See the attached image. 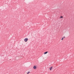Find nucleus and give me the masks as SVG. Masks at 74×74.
Masks as SVG:
<instances>
[{
  "label": "nucleus",
  "instance_id": "f257e3e1",
  "mask_svg": "<svg viewBox=\"0 0 74 74\" xmlns=\"http://www.w3.org/2000/svg\"><path fill=\"white\" fill-rule=\"evenodd\" d=\"M33 69H34V70H36V69H37V66H34L33 67Z\"/></svg>",
  "mask_w": 74,
  "mask_h": 74
},
{
  "label": "nucleus",
  "instance_id": "f03ea898",
  "mask_svg": "<svg viewBox=\"0 0 74 74\" xmlns=\"http://www.w3.org/2000/svg\"><path fill=\"white\" fill-rule=\"evenodd\" d=\"M27 40H28V39L27 38H25L24 39V41L25 42H27Z\"/></svg>",
  "mask_w": 74,
  "mask_h": 74
},
{
  "label": "nucleus",
  "instance_id": "7ed1b4c3",
  "mask_svg": "<svg viewBox=\"0 0 74 74\" xmlns=\"http://www.w3.org/2000/svg\"><path fill=\"white\" fill-rule=\"evenodd\" d=\"M53 67L52 66L50 68H49L50 70H52Z\"/></svg>",
  "mask_w": 74,
  "mask_h": 74
},
{
  "label": "nucleus",
  "instance_id": "20e7f679",
  "mask_svg": "<svg viewBox=\"0 0 74 74\" xmlns=\"http://www.w3.org/2000/svg\"><path fill=\"white\" fill-rule=\"evenodd\" d=\"M48 51H47V52H45L44 53V55H45V54H47V53H48Z\"/></svg>",
  "mask_w": 74,
  "mask_h": 74
},
{
  "label": "nucleus",
  "instance_id": "39448f33",
  "mask_svg": "<svg viewBox=\"0 0 74 74\" xmlns=\"http://www.w3.org/2000/svg\"><path fill=\"white\" fill-rule=\"evenodd\" d=\"M63 18V16H61L60 17V18Z\"/></svg>",
  "mask_w": 74,
  "mask_h": 74
},
{
  "label": "nucleus",
  "instance_id": "423d86ee",
  "mask_svg": "<svg viewBox=\"0 0 74 74\" xmlns=\"http://www.w3.org/2000/svg\"><path fill=\"white\" fill-rule=\"evenodd\" d=\"M63 39H64L63 38H62V39H61V40H63Z\"/></svg>",
  "mask_w": 74,
  "mask_h": 74
},
{
  "label": "nucleus",
  "instance_id": "0eeeda50",
  "mask_svg": "<svg viewBox=\"0 0 74 74\" xmlns=\"http://www.w3.org/2000/svg\"><path fill=\"white\" fill-rule=\"evenodd\" d=\"M29 73H30V72H28L27 73V74H29Z\"/></svg>",
  "mask_w": 74,
  "mask_h": 74
},
{
  "label": "nucleus",
  "instance_id": "6e6552de",
  "mask_svg": "<svg viewBox=\"0 0 74 74\" xmlns=\"http://www.w3.org/2000/svg\"><path fill=\"white\" fill-rule=\"evenodd\" d=\"M63 38H65V36H64Z\"/></svg>",
  "mask_w": 74,
  "mask_h": 74
}]
</instances>
